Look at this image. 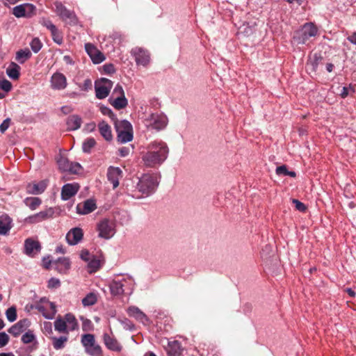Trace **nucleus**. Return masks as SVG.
Returning a JSON list of instances; mask_svg holds the SVG:
<instances>
[{
	"label": "nucleus",
	"mask_w": 356,
	"mask_h": 356,
	"mask_svg": "<svg viewBox=\"0 0 356 356\" xmlns=\"http://www.w3.org/2000/svg\"><path fill=\"white\" fill-rule=\"evenodd\" d=\"M97 301V295L95 293L90 292L82 299V304L84 306H92Z\"/></svg>",
	"instance_id": "ea45409f"
},
{
	"label": "nucleus",
	"mask_w": 356,
	"mask_h": 356,
	"mask_svg": "<svg viewBox=\"0 0 356 356\" xmlns=\"http://www.w3.org/2000/svg\"><path fill=\"white\" fill-rule=\"evenodd\" d=\"M67 172L71 174H78L81 170V165L76 162H70Z\"/></svg>",
	"instance_id": "09e8293b"
},
{
	"label": "nucleus",
	"mask_w": 356,
	"mask_h": 356,
	"mask_svg": "<svg viewBox=\"0 0 356 356\" xmlns=\"http://www.w3.org/2000/svg\"><path fill=\"white\" fill-rule=\"evenodd\" d=\"M85 49L95 64H99L105 60L104 55L92 44L86 43Z\"/></svg>",
	"instance_id": "f8f14e48"
},
{
	"label": "nucleus",
	"mask_w": 356,
	"mask_h": 356,
	"mask_svg": "<svg viewBox=\"0 0 356 356\" xmlns=\"http://www.w3.org/2000/svg\"><path fill=\"white\" fill-rule=\"evenodd\" d=\"M11 120L10 118H8L5 119L2 123L0 124V132L1 134H4L6 131L9 128L10 125Z\"/></svg>",
	"instance_id": "4d7b16f0"
},
{
	"label": "nucleus",
	"mask_w": 356,
	"mask_h": 356,
	"mask_svg": "<svg viewBox=\"0 0 356 356\" xmlns=\"http://www.w3.org/2000/svg\"><path fill=\"white\" fill-rule=\"evenodd\" d=\"M74 111V108L70 105L63 106L60 108V111L63 115H68Z\"/></svg>",
	"instance_id": "e2e57ef3"
},
{
	"label": "nucleus",
	"mask_w": 356,
	"mask_h": 356,
	"mask_svg": "<svg viewBox=\"0 0 356 356\" xmlns=\"http://www.w3.org/2000/svg\"><path fill=\"white\" fill-rule=\"evenodd\" d=\"M122 177V171L118 167L110 166L107 171L108 180L112 184L113 188H116L119 186V180Z\"/></svg>",
	"instance_id": "dca6fc26"
},
{
	"label": "nucleus",
	"mask_w": 356,
	"mask_h": 356,
	"mask_svg": "<svg viewBox=\"0 0 356 356\" xmlns=\"http://www.w3.org/2000/svg\"><path fill=\"white\" fill-rule=\"evenodd\" d=\"M276 174L277 175L289 176L291 177H295L296 176V173L294 171H289L285 165L277 167Z\"/></svg>",
	"instance_id": "a19ab883"
},
{
	"label": "nucleus",
	"mask_w": 356,
	"mask_h": 356,
	"mask_svg": "<svg viewBox=\"0 0 356 356\" xmlns=\"http://www.w3.org/2000/svg\"><path fill=\"white\" fill-rule=\"evenodd\" d=\"M98 236L104 239H109L115 233V223L108 218H103L97 224Z\"/></svg>",
	"instance_id": "423d86ee"
},
{
	"label": "nucleus",
	"mask_w": 356,
	"mask_h": 356,
	"mask_svg": "<svg viewBox=\"0 0 356 356\" xmlns=\"http://www.w3.org/2000/svg\"><path fill=\"white\" fill-rule=\"evenodd\" d=\"M41 250L40 244L38 241L32 238H27L24 243V253L29 257H34L40 252Z\"/></svg>",
	"instance_id": "412c9836"
},
{
	"label": "nucleus",
	"mask_w": 356,
	"mask_h": 356,
	"mask_svg": "<svg viewBox=\"0 0 356 356\" xmlns=\"http://www.w3.org/2000/svg\"><path fill=\"white\" fill-rule=\"evenodd\" d=\"M119 155L122 157H125L129 155L130 149L128 147H122L118 149Z\"/></svg>",
	"instance_id": "0e129e2a"
},
{
	"label": "nucleus",
	"mask_w": 356,
	"mask_h": 356,
	"mask_svg": "<svg viewBox=\"0 0 356 356\" xmlns=\"http://www.w3.org/2000/svg\"><path fill=\"white\" fill-rule=\"evenodd\" d=\"M52 263L54 269L60 274H67L71 268V261L67 257H60Z\"/></svg>",
	"instance_id": "6ab92c4d"
},
{
	"label": "nucleus",
	"mask_w": 356,
	"mask_h": 356,
	"mask_svg": "<svg viewBox=\"0 0 356 356\" xmlns=\"http://www.w3.org/2000/svg\"><path fill=\"white\" fill-rule=\"evenodd\" d=\"M60 286V282L58 278L51 277L49 280L47 287L49 289H58Z\"/></svg>",
	"instance_id": "3c124183"
},
{
	"label": "nucleus",
	"mask_w": 356,
	"mask_h": 356,
	"mask_svg": "<svg viewBox=\"0 0 356 356\" xmlns=\"http://www.w3.org/2000/svg\"><path fill=\"white\" fill-rule=\"evenodd\" d=\"M70 161L66 157L64 156H60L57 161L59 170H61L62 172H67L70 166Z\"/></svg>",
	"instance_id": "79ce46f5"
},
{
	"label": "nucleus",
	"mask_w": 356,
	"mask_h": 356,
	"mask_svg": "<svg viewBox=\"0 0 356 356\" xmlns=\"http://www.w3.org/2000/svg\"><path fill=\"white\" fill-rule=\"evenodd\" d=\"M64 319L66 321V325L68 327V332L78 329V322L74 314L67 313L64 316Z\"/></svg>",
	"instance_id": "7c9ffc66"
},
{
	"label": "nucleus",
	"mask_w": 356,
	"mask_h": 356,
	"mask_svg": "<svg viewBox=\"0 0 356 356\" xmlns=\"http://www.w3.org/2000/svg\"><path fill=\"white\" fill-rule=\"evenodd\" d=\"M55 12L62 19L70 25H76L78 18L74 11L68 10L61 2L54 3Z\"/></svg>",
	"instance_id": "0eeeda50"
},
{
	"label": "nucleus",
	"mask_w": 356,
	"mask_h": 356,
	"mask_svg": "<svg viewBox=\"0 0 356 356\" xmlns=\"http://www.w3.org/2000/svg\"><path fill=\"white\" fill-rule=\"evenodd\" d=\"M49 338L51 340L53 348L55 350L63 349L69 339L67 335L60 336L59 337L49 336Z\"/></svg>",
	"instance_id": "c756f323"
},
{
	"label": "nucleus",
	"mask_w": 356,
	"mask_h": 356,
	"mask_svg": "<svg viewBox=\"0 0 356 356\" xmlns=\"http://www.w3.org/2000/svg\"><path fill=\"white\" fill-rule=\"evenodd\" d=\"M168 352L170 356H179L181 352L180 343L177 341L169 343Z\"/></svg>",
	"instance_id": "f704fd0d"
},
{
	"label": "nucleus",
	"mask_w": 356,
	"mask_h": 356,
	"mask_svg": "<svg viewBox=\"0 0 356 356\" xmlns=\"http://www.w3.org/2000/svg\"><path fill=\"white\" fill-rule=\"evenodd\" d=\"M30 46L34 53H38L41 49L42 44L38 38H35L30 42Z\"/></svg>",
	"instance_id": "a18cd8bd"
},
{
	"label": "nucleus",
	"mask_w": 356,
	"mask_h": 356,
	"mask_svg": "<svg viewBox=\"0 0 356 356\" xmlns=\"http://www.w3.org/2000/svg\"><path fill=\"white\" fill-rule=\"evenodd\" d=\"M51 87L54 90H64L67 85L65 76L60 72L53 74L50 80Z\"/></svg>",
	"instance_id": "ddd939ff"
},
{
	"label": "nucleus",
	"mask_w": 356,
	"mask_h": 356,
	"mask_svg": "<svg viewBox=\"0 0 356 356\" xmlns=\"http://www.w3.org/2000/svg\"><path fill=\"white\" fill-rule=\"evenodd\" d=\"M131 56L134 58L137 65L147 67L150 63L149 52L140 47H136L131 51Z\"/></svg>",
	"instance_id": "1a4fd4ad"
},
{
	"label": "nucleus",
	"mask_w": 356,
	"mask_h": 356,
	"mask_svg": "<svg viewBox=\"0 0 356 356\" xmlns=\"http://www.w3.org/2000/svg\"><path fill=\"white\" fill-rule=\"evenodd\" d=\"M80 257L81 259L86 261H89L90 259V253L87 250H82Z\"/></svg>",
	"instance_id": "69168bd1"
},
{
	"label": "nucleus",
	"mask_w": 356,
	"mask_h": 356,
	"mask_svg": "<svg viewBox=\"0 0 356 356\" xmlns=\"http://www.w3.org/2000/svg\"><path fill=\"white\" fill-rule=\"evenodd\" d=\"M113 95H117L118 97L124 96V92L122 87L120 84H117L113 92Z\"/></svg>",
	"instance_id": "680f3d73"
},
{
	"label": "nucleus",
	"mask_w": 356,
	"mask_h": 356,
	"mask_svg": "<svg viewBox=\"0 0 356 356\" xmlns=\"http://www.w3.org/2000/svg\"><path fill=\"white\" fill-rule=\"evenodd\" d=\"M50 32L54 42L58 44H61L63 41V35L61 32L57 29V27L51 30Z\"/></svg>",
	"instance_id": "37998d69"
},
{
	"label": "nucleus",
	"mask_w": 356,
	"mask_h": 356,
	"mask_svg": "<svg viewBox=\"0 0 356 356\" xmlns=\"http://www.w3.org/2000/svg\"><path fill=\"white\" fill-rule=\"evenodd\" d=\"M22 341L26 344L33 341L35 339V335L31 330H28L22 337Z\"/></svg>",
	"instance_id": "de8ad7c7"
},
{
	"label": "nucleus",
	"mask_w": 356,
	"mask_h": 356,
	"mask_svg": "<svg viewBox=\"0 0 356 356\" xmlns=\"http://www.w3.org/2000/svg\"><path fill=\"white\" fill-rule=\"evenodd\" d=\"M35 308L42 313L47 319H53L57 312L54 303H49V305L37 303Z\"/></svg>",
	"instance_id": "f3484780"
},
{
	"label": "nucleus",
	"mask_w": 356,
	"mask_h": 356,
	"mask_svg": "<svg viewBox=\"0 0 356 356\" xmlns=\"http://www.w3.org/2000/svg\"><path fill=\"white\" fill-rule=\"evenodd\" d=\"M292 202L294 204L296 209L299 211H305L307 209V207L305 205V204H303L298 200L293 199Z\"/></svg>",
	"instance_id": "13d9d810"
},
{
	"label": "nucleus",
	"mask_w": 356,
	"mask_h": 356,
	"mask_svg": "<svg viewBox=\"0 0 356 356\" xmlns=\"http://www.w3.org/2000/svg\"><path fill=\"white\" fill-rule=\"evenodd\" d=\"M96 141L93 138H86L82 144V150L84 153H90L91 149L95 146Z\"/></svg>",
	"instance_id": "58836bf2"
},
{
	"label": "nucleus",
	"mask_w": 356,
	"mask_h": 356,
	"mask_svg": "<svg viewBox=\"0 0 356 356\" xmlns=\"http://www.w3.org/2000/svg\"><path fill=\"white\" fill-rule=\"evenodd\" d=\"M347 39L350 43L356 44V32H354L352 35H349Z\"/></svg>",
	"instance_id": "774afa93"
},
{
	"label": "nucleus",
	"mask_w": 356,
	"mask_h": 356,
	"mask_svg": "<svg viewBox=\"0 0 356 356\" xmlns=\"http://www.w3.org/2000/svg\"><path fill=\"white\" fill-rule=\"evenodd\" d=\"M19 70L20 67L17 64L11 63L6 70V74L10 79L15 80L19 76Z\"/></svg>",
	"instance_id": "473e14b6"
},
{
	"label": "nucleus",
	"mask_w": 356,
	"mask_h": 356,
	"mask_svg": "<svg viewBox=\"0 0 356 356\" xmlns=\"http://www.w3.org/2000/svg\"><path fill=\"white\" fill-rule=\"evenodd\" d=\"M13 227V219L7 214L0 216V235L8 236Z\"/></svg>",
	"instance_id": "b1692460"
},
{
	"label": "nucleus",
	"mask_w": 356,
	"mask_h": 356,
	"mask_svg": "<svg viewBox=\"0 0 356 356\" xmlns=\"http://www.w3.org/2000/svg\"><path fill=\"white\" fill-rule=\"evenodd\" d=\"M322 59L323 58L320 54L315 53L309 58L307 65L311 66L312 70L315 72Z\"/></svg>",
	"instance_id": "e433bc0d"
},
{
	"label": "nucleus",
	"mask_w": 356,
	"mask_h": 356,
	"mask_svg": "<svg viewBox=\"0 0 356 356\" xmlns=\"http://www.w3.org/2000/svg\"><path fill=\"white\" fill-rule=\"evenodd\" d=\"M98 128L101 136L107 141L113 139L111 127L105 121H102L98 124Z\"/></svg>",
	"instance_id": "cd10ccee"
},
{
	"label": "nucleus",
	"mask_w": 356,
	"mask_h": 356,
	"mask_svg": "<svg viewBox=\"0 0 356 356\" xmlns=\"http://www.w3.org/2000/svg\"><path fill=\"white\" fill-rule=\"evenodd\" d=\"M43 331L48 336H53L52 325L50 322H44L43 325Z\"/></svg>",
	"instance_id": "5fc2aeb1"
},
{
	"label": "nucleus",
	"mask_w": 356,
	"mask_h": 356,
	"mask_svg": "<svg viewBox=\"0 0 356 356\" xmlns=\"http://www.w3.org/2000/svg\"><path fill=\"white\" fill-rule=\"evenodd\" d=\"M149 126L157 131L163 129L168 124V118L163 113H152L147 118Z\"/></svg>",
	"instance_id": "9d476101"
},
{
	"label": "nucleus",
	"mask_w": 356,
	"mask_h": 356,
	"mask_svg": "<svg viewBox=\"0 0 356 356\" xmlns=\"http://www.w3.org/2000/svg\"><path fill=\"white\" fill-rule=\"evenodd\" d=\"M35 10V7L33 4L24 3L14 7L13 14L19 18L30 15Z\"/></svg>",
	"instance_id": "4be33fe9"
},
{
	"label": "nucleus",
	"mask_w": 356,
	"mask_h": 356,
	"mask_svg": "<svg viewBox=\"0 0 356 356\" xmlns=\"http://www.w3.org/2000/svg\"><path fill=\"white\" fill-rule=\"evenodd\" d=\"M30 325V321L27 318L19 321L17 323L12 325L8 332L13 337H17L24 332Z\"/></svg>",
	"instance_id": "5701e85b"
},
{
	"label": "nucleus",
	"mask_w": 356,
	"mask_h": 356,
	"mask_svg": "<svg viewBox=\"0 0 356 356\" xmlns=\"http://www.w3.org/2000/svg\"><path fill=\"white\" fill-rule=\"evenodd\" d=\"M88 268H89L90 273L97 271L100 268V261L97 259H90Z\"/></svg>",
	"instance_id": "49530a36"
},
{
	"label": "nucleus",
	"mask_w": 356,
	"mask_h": 356,
	"mask_svg": "<svg viewBox=\"0 0 356 356\" xmlns=\"http://www.w3.org/2000/svg\"><path fill=\"white\" fill-rule=\"evenodd\" d=\"M83 230L79 227L71 229L66 234V241L70 245L78 244L83 238Z\"/></svg>",
	"instance_id": "a211bd4d"
},
{
	"label": "nucleus",
	"mask_w": 356,
	"mask_h": 356,
	"mask_svg": "<svg viewBox=\"0 0 356 356\" xmlns=\"http://www.w3.org/2000/svg\"><path fill=\"white\" fill-rule=\"evenodd\" d=\"M103 71L105 74H112L115 72V68L113 64L106 63L103 65Z\"/></svg>",
	"instance_id": "6e6d98bb"
},
{
	"label": "nucleus",
	"mask_w": 356,
	"mask_h": 356,
	"mask_svg": "<svg viewBox=\"0 0 356 356\" xmlns=\"http://www.w3.org/2000/svg\"><path fill=\"white\" fill-rule=\"evenodd\" d=\"M47 188L44 181L39 183L29 184L26 186V191L29 194L39 195L42 193Z\"/></svg>",
	"instance_id": "bb28decb"
},
{
	"label": "nucleus",
	"mask_w": 356,
	"mask_h": 356,
	"mask_svg": "<svg viewBox=\"0 0 356 356\" xmlns=\"http://www.w3.org/2000/svg\"><path fill=\"white\" fill-rule=\"evenodd\" d=\"M24 202L26 206L32 211L35 210L42 203L41 200L37 197H26Z\"/></svg>",
	"instance_id": "c9c22d12"
},
{
	"label": "nucleus",
	"mask_w": 356,
	"mask_h": 356,
	"mask_svg": "<svg viewBox=\"0 0 356 356\" xmlns=\"http://www.w3.org/2000/svg\"><path fill=\"white\" fill-rule=\"evenodd\" d=\"M12 89V83L7 79L0 80V90L8 92Z\"/></svg>",
	"instance_id": "8fccbe9b"
},
{
	"label": "nucleus",
	"mask_w": 356,
	"mask_h": 356,
	"mask_svg": "<svg viewBox=\"0 0 356 356\" xmlns=\"http://www.w3.org/2000/svg\"><path fill=\"white\" fill-rule=\"evenodd\" d=\"M127 314L130 317L134 318L136 321L146 325L149 323V318L138 307L130 306L127 309Z\"/></svg>",
	"instance_id": "393cba45"
},
{
	"label": "nucleus",
	"mask_w": 356,
	"mask_h": 356,
	"mask_svg": "<svg viewBox=\"0 0 356 356\" xmlns=\"http://www.w3.org/2000/svg\"><path fill=\"white\" fill-rule=\"evenodd\" d=\"M54 329L58 331L59 333L68 334V327L66 325V321L64 319V317L62 318L58 316L56 321H54Z\"/></svg>",
	"instance_id": "2f4dec72"
},
{
	"label": "nucleus",
	"mask_w": 356,
	"mask_h": 356,
	"mask_svg": "<svg viewBox=\"0 0 356 356\" xmlns=\"http://www.w3.org/2000/svg\"><path fill=\"white\" fill-rule=\"evenodd\" d=\"M79 185L77 183L66 184L61 188V199L68 200L74 196L79 190Z\"/></svg>",
	"instance_id": "4468645a"
},
{
	"label": "nucleus",
	"mask_w": 356,
	"mask_h": 356,
	"mask_svg": "<svg viewBox=\"0 0 356 356\" xmlns=\"http://www.w3.org/2000/svg\"><path fill=\"white\" fill-rule=\"evenodd\" d=\"M317 33L318 29L314 24L305 23L301 29L295 33L293 38L298 44H307L310 38L315 37Z\"/></svg>",
	"instance_id": "7ed1b4c3"
},
{
	"label": "nucleus",
	"mask_w": 356,
	"mask_h": 356,
	"mask_svg": "<svg viewBox=\"0 0 356 356\" xmlns=\"http://www.w3.org/2000/svg\"><path fill=\"white\" fill-rule=\"evenodd\" d=\"M82 321V330L85 332L90 331L92 329L93 325L90 320L81 317Z\"/></svg>",
	"instance_id": "603ef678"
},
{
	"label": "nucleus",
	"mask_w": 356,
	"mask_h": 356,
	"mask_svg": "<svg viewBox=\"0 0 356 356\" xmlns=\"http://www.w3.org/2000/svg\"><path fill=\"white\" fill-rule=\"evenodd\" d=\"M159 184V177L154 174H144L136 185V188L143 196H149L153 194Z\"/></svg>",
	"instance_id": "f03ea898"
},
{
	"label": "nucleus",
	"mask_w": 356,
	"mask_h": 356,
	"mask_svg": "<svg viewBox=\"0 0 356 356\" xmlns=\"http://www.w3.org/2000/svg\"><path fill=\"white\" fill-rule=\"evenodd\" d=\"M91 87H92L91 80L89 79H86V80H84L83 86H82V89L83 90H88V89H90Z\"/></svg>",
	"instance_id": "338daca9"
},
{
	"label": "nucleus",
	"mask_w": 356,
	"mask_h": 356,
	"mask_svg": "<svg viewBox=\"0 0 356 356\" xmlns=\"http://www.w3.org/2000/svg\"><path fill=\"white\" fill-rule=\"evenodd\" d=\"M115 127L118 133V140L121 143H126L133 140V129L131 124L126 120H117Z\"/></svg>",
	"instance_id": "20e7f679"
},
{
	"label": "nucleus",
	"mask_w": 356,
	"mask_h": 356,
	"mask_svg": "<svg viewBox=\"0 0 356 356\" xmlns=\"http://www.w3.org/2000/svg\"><path fill=\"white\" fill-rule=\"evenodd\" d=\"M112 106L118 109H122L125 108L128 104V101L126 99L125 96L122 97H117L112 102Z\"/></svg>",
	"instance_id": "4c0bfd02"
},
{
	"label": "nucleus",
	"mask_w": 356,
	"mask_h": 356,
	"mask_svg": "<svg viewBox=\"0 0 356 356\" xmlns=\"http://www.w3.org/2000/svg\"><path fill=\"white\" fill-rule=\"evenodd\" d=\"M103 338L104 344L108 349L116 352L121 351L122 346L116 339L112 337L107 333L104 334Z\"/></svg>",
	"instance_id": "a878e982"
},
{
	"label": "nucleus",
	"mask_w": 356,
	"mask_h": 356,
	"mask_svg": "<svg viewBox=\"0 0 356 356\" xmlns=\"http://www.w3.org/2000/svg\"><path fill=\"white\" fill-rule=\"evenodd\" d=\"M169 149L162 140H154L147 147V152L142 156L144 165L155 168L161 165L168 158Z\"/></svg>",
	"instance_id": "f257e3e1"
},
{
	"label": "nucleus",
	"mask_w": 356,
	"mask_h": 356,
	"mask_svg": "<svg viewBox=\"0 0 356 356\" xmlns=\"http://www.w3.org/2000/svg\"><path fill=\"white\" fill-rule=\"evenodd\" d=\"M97 208L96 203L94 200L88 199L83 202L76 205V212L80 215H86L94 211Z\"/></svg>",
	"instance_id": "aec40b11"
},
{
	"label": "nucleus",
	"mask_w": 356,
	"mask_h": 356,
	"mask_svg": "<svg viewBox=\"0 0 356 356\" xmlns=\"http://www.w3.org/2000/svg\"><path fill=\"white\" fill-rule=\"evenodd\" d=\"M82 120L78 115H72L67 118L66 124L67 129L75 131L81 127Z\"/></svg>",
	"instance_id": "c85d7f7f"
},
{
	"label": "nucleus",
	"mask_w": 356,
	"mask_h": 356,
	"mask_svg": "<svg viewBox=\"0 0 356 356\" xmlns=\"http://www.w3.org/2000/svg\"><path fill=\"white\" fill-rule=\"evenodd\" d=\"M113 87V82L106 78H102L95 83L96 97L99 99L106 98Z\"/></svg>",
	"instance_id": "6e6552de"
},
{
	"label": "nucleus",
	"mask_w": 356,
	"mask_h": 356,
	"mask_svg": "<svg viewBox=\"0 0 356 356\" xmlns=\"http://www.w3.org/2000/svg\"><path fill=\"white\" fill-rule=\"evenodd\" d=\"M40 23L44 27H46L48 30L50 31L53 29H54L56 26L51 22V20L46 19V18H42L40 20Z\"/></svg>",
	"instance_id": "864d4df0"
},
{
	"label": "nucleus",
	"mask_w": 356,
	"mask_h": 356,
	"mask_svg": "<svg viewBox=\"0 0 356 356\" xmlns=\"http://www.w3.org/2000/svg\"><path fill=\"white\" fill-rule=\"evenodd\" d=\"M130 282L127 278L122 280H114L110 284L111 293L113 296H120L124 293L127 284Z\"/></svg>",
	"instance_id": "2eb2a0df"
},
{
	"label": "nucleus",
	"mask_w": 356,
	"mask_h": 356,
	"mask_svg": "<svg viewBox=\"0 0 356 356\" xmlns=\"http://www.w3.org/2000/svg\"><path fill=\"white\" fill-rule=\"evenodd\" d=\"M9 341V336L4 332H0V348L5 346Z\"/></svg>",
	"instance_id": "bf43d9fd"
},
{
	"label": "nucleus",
	"mask_w": 356,
	"mask_h": 356,
	"mask_svg": "<svg viewBox=\"0 0 356 356\" xmlns=\"http://www.w3.org/2000/svg\"><path fill=\"white\" fill-rule=\"evenodd\" d=\"M81 342L88 355L91 356H99L102 355V348L99 344L96 343L94 334H83Z\"/></svg>",
	"instance_id": "39448f33"
},
{
	"label": "nucleus",
	"mask_w": 356,
	"mask_h": 356,
	"mask_svg": "<svg viewBox=\"0 0 356 356\" xmlns=\"http://www.w3.org/2000/svg\"><path fill=\"white\" fill-rule=\"evenodd\" d=\"M54 211L52 208H48L39 213L29 216L24 219V222L28 224H37L47 219L52 218Z\"/></svg>",
	"instance_id": "9b49d317"
},
{
	"label": "nucleus",
	"mask_w": 356,
	"mask_h": 356,
	"mask_svg": "<svg viewBox=\"0 0 356 356\" xmlns=\"http://www.w3.org/2000/svg\"><path fill=\"white\" fill-rule=\"evenodd\" d=\"M100 111L103 115H108L111 118H113L114 116V114H113V112L112 111V110L107 106H102L100 107Z\"/></svg>",
	"instance_id": "052dcab7"
},
{
	"label": "nucleus",
	"mask_w": 356,
	"mask_h": 356,
	"mask_svg": "<svg viewBox=\"0 0 356 356\" xmlns=\"http://www.w3.org/2000/svg\"><path fill=\"white\" fill-rule=\"evenodd\" d=\"M31 57V52L29 49H20L16 53L15 59L20 64L24 63Z\"/></svg>",
	"instance_id": "72a5a7b5"
},
{
	"label": "nucleus",
	"mask_w": 356,
	"mask_h": 356,
	"mask_svg": "<svg viewBox=\"0 0 356 356\" xmlns=\"http://www.w3.org/2000/svg\"><path fill=\"white\" fill-rule=\"evenodd\" d=\"M6 316L9 322H14L17 319V309L15 307H9L6 312Z\"/></svg>",
	"instance_id": "c03bdc74"
}]
</instances>
